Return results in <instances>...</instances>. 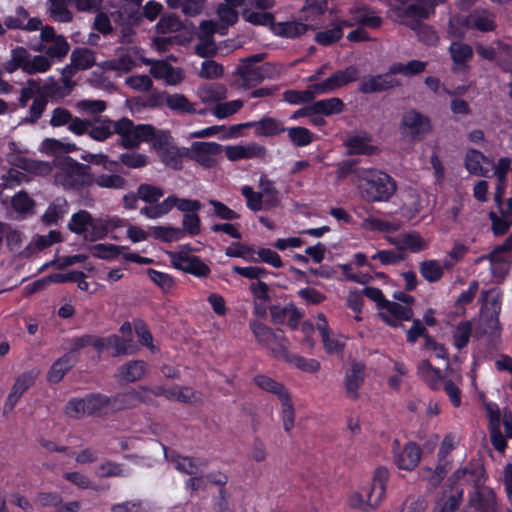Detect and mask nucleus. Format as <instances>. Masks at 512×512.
Here are the masks:
<instances>
[{
  "instance_id": "obj_1",
  "label": "nucleus",
  "mask_w": 512,
  "mask_h": 512,
  "mask_svg": "<svg viewBox=\"0 0 512 512\" xmlns=\"http://www.w3.org/2000/svg\"><path fill=\"white\" fill-rule=\"evenodd\" d=\"M357 185L362 198L368 202L388 201L396 192V182L377 170L357 172Z\"/></svg>"
},
{
  "instance_id": "obj_2",
  "label": "nucleus",
  "mask_w": 512,
  "mask_h": 512,
  "mask_svg": "<svg viewBox=\"0 0 512 512\" xmlns=\"http://www.w3.org/2000/svg\"><path fill=\"white\" fill-rule=\"evenodd\" d=\"M59 169L54 175L57 185L64 189L80 190L94 184L95 176L88 164H82L66 156L56 164Z\"/></svg>"
},
{
  "instance_id": "obj_3",
  "label": "nucleus",
  "mask_w": 512,
  "mask_h": 512,
  "mask_svg": "<svg viewBox=\"0 0 512 512\" xmlns=\"http://www.w3.org/2000/svg\"><path fill=\"white\" fill-rule=\"evenodd\" d=\"M363 294L376 302L379 309L385 310L380 312L378 316L392 327L402 326L403 321H409L413 317V310L411 307L386 300L383 293L378 288L366 287L363 290Z\"/></svg>"
},
{
  "instance_id": "obj_4",
  "label": "nucleus",
  "mask_w": 512,
  "mask_h": 512,
  "mask_svg": "<svg viewBox=\"0 0 512 512\" xmlns=\"http://www.w3.org/2000/svg\"><path fill=\"white\" fill-rule=\"evenodd\" d=\"M388 478L389 472L386 468H377L373 477L367 501H364L363 496L359 492H355L349 497V505L352 508H358L365 512L371 511L378 507L379 503L384 498Z\"/></svg>"
},
{
  "instance_id": "obj_5",
  "label": "nucleus",
  "mask_w": 512,
  "mask_h": 512,
  "mask_svg": "<svg viewBox=\"0 0 512 512\" xmlns=\"http://www.w3.org/2000/svg\"><path fill=\"white\" fill-rule=\"evenodd\" d=\"M115 130L121 136V146L127 149L137 148L142 141L151 142L156 132L152 125H134L132 120L125 117L116 121Z\"/></svg>"
},
{
  "instance_id": "obj_6",
  "label": "nucleus",
  "mask_w": 512,
  "mask_h": 512,
  "mask_svg": "<svg viewBox=\"0 0 512 512\" xmlns=\"http://www.w3.org/2000/svg\"><path fill=\"white\" fill-rule=\"evenodd\" d=\"M111 413L118 411L133 409L139 404H152L153 398L149 396V388L140 386L138 389H129L125 392L116 393L109 397Z\"/></svg>"
},
{
  "instance_id": "obj_7",
  "label": "nucleus",
  "mask_w": 512,
  "mask_h": 512,
  "mask_svg": "<svg viewBox=\"0 0 512 512\" xmlns=\"http://www.w3.org/2000/svg\"><path fill=\"white\" fill-rule=\"evenodd\" d=\"M222 153V146L215 142H193L191 148L184 149L186 158L194 160L204 168L216 166V155Z\"/></svg>"
},
{
  "instance_id": "obj_8",
  "label": "nucleus",
  "mask_w": 512,
  "mask_h": 512,
  "mask_svg": "<svg viewBox=\"0 0 512 512\" xmlns=\"http://www.w3.org/2000/svg\"><path fill=\"white\" fill-rule=\"evenodd\" d=\"M400 129L406 135L411 136L413 139H421L424 135L428 134L431 129L430 119L417 111L416 109H409L404 112Z\"/></svg>"
},
{
  "instance_id": "obj_9",
  "label": "nucleus",
  "mask_w": 512,
  "mask_h": 512,
  "mask_svg": "<svg viewBox=\"0 0 512 512\" xmlns=\"http://www.w3.org/2000/svg\"><path fill=\"white\" fill-rule=\"evenodd\" d=\"M266 56V53H259L240 60L234 74L241 78L243 87L251 88L261 83L260 66H256V63L263 61Z\"/></svg>"
},
{
  "instance_id": "obj_10",
  "label": "nucleus",
  "mask_w": 512,
  "mask_h": 512,
  "mask_svg": "<svg viewBox=\"0 0 512 512\" xmlns=\"http://www.w3.org/2000/svg\"><path fill=\"white\" fill-rule=\"evenodd\" d=\"M400 85L399 79L386 72L384 74L364 76L359 84V91L364 94L380 93L392 90Z\"/></svg>"
},
{
  "instance_id": "obj_11",
  "label": "nucleus",
  "mask_w": 512,
  "mask_h": 512,
  "mask_svg": "<svg viewBox=\"0 0 512 512\" xmlns=\"http://www.w3.org/2000/svg\"><path fill=\"white\" fill-rule=\"evenodd\" d=\"M359 70L356 66L351 65L343 70H338L333 73L330 77L320 83H316L315 90L320 93H327L341 88L351 82L358 79Z\"/></svg>"
},
{
  "instance_id": "obj_12",
  "label": "nucleus",
  "mask_w": 512,
  "mask_h": 512,
  "mask_svg": "<svg viewBox=\"0 0 512 512\" xmlns=\"http://www.w3.org/2000/svg\"><path fill=\"white\" fill-rule=\"evenodd\" d=\"M173 266L185 273H190L198 277H206L210 273V268L197 256H188L183 252H169Z\"/></svg>"
},
{
  "instance_id": "obj_13",
  "label": "nucleus",
  "mask_w": 512,
  "mask_h": 512,
  "mask_svg": "<svg viewBox=\"0 0 512 512\" xmlns=\"http://www.w3.org/2000/svg\"><path fill=\"white\" fill-rule=\"evenodd\" d=\"M251 329L257 342L269 348L271 352L272 348L281 349L282 347H286L285 343L287 342V338L282 330L278 329L277 331H273L270 327L260 322H254L251 325Z\"/></svg>"
},
{
  "instance_id": "obj_14",
  "label": "nucleus",
  "mask_w": 512,
  "mask_h": 512,
  "mask_svg": "<svg viewBox=\"0 0 512 512\" xmlns=\"http://www.w3.org/2000/svg\"><path fill=\"white\" fill-rule=\"evenodd\" d=\"M200 29L199 42L195 45L194 51L202 58L211 59L218 53V46L213 39L215 27L211 21H203L200 24Z\"/></svg>"
},
{
  "instance_id": "obj_15",
  "label": "nucleus",
  "mask_w": 512,
  "mask_h": 512,
  "mask_svg": "<svg viewBox=\"0 0 512 512\" xmlns=\"http://www.w3.org/2000/svg\"><path fill=\"white\" fill-rule=\"evenodd\" d=\"M468 505L479 512H497L496 495L487 486L476 487L469 496Z\"/></svg>"
},
{
  "instance_id": "obj_16",
  "label": "nucleus",
  "mask_w": 512,
  "mask_h": 512,
  "mask_svg": "<svg viewBox=\"0 0 512 512\" xmlns=\"http://www.w3.org/2000/svg\"><path fill=\"white\" fill-rule=\"evenodd\" d=\"M365 365L364 363L352 361L351 368L345 375V389L347 397L352 400L359 398L358 389L364 383Z\"/></svg>"
},
{
  "instance_id": "obj_17",
  "label": "nucleus",
  "mask_w": 512,
  "mask_h": 512,
  "mask_svg": "<svg viewBox=\"0 0 512 512\" xmlns=\"http://www.w3.org/2000/svg\"><path fill=\"white\" fill-rule=\"evenodd\" d=\"M421 449L414 442H408L399 453L395 454V464L399 469L413 470L421 459Z\"/></svg>"
},
{
  "instance_id": "obj_18",
  "label": "nucleus",
  "mask_w": 512,
  "mask_h": 512,
  "mask_svg": "<svg viewBox=\"0 0 512 512\" xmlns=\"http://www.w3.org/2000/svg\"><path fill=\"white\" fill-rule=\"evenodd\" d=\"M272 355L275 358L293 363L298 369L305 372L315 373L320 369V363L317 360L305 359L301 356L290 354L287 347H282L281 349L272 348Z\"/></svg>"
},
{
  "instance_id": "obj_19",
  "label": "nucleus",
  "mask_w": 512,
  "mask_h": 512,
  "mask_svg": "<svg viewBox=\"0 0 512 512\" xmlns=\"http://www.w3.org/2000/svg\"><path fill=\"white\" fill-rule=\"evenodd\" d=\"M225 153L230 161H237L244 158H263L266 155V148L262 145L251 143L246 146H227Z\"/></svg>"
},
{
  "instance_id": "obj_20",
  "label": "nucleus",
  "mask_w": 512,
  "mask_h": 512,
  "mask_svg": "<svg viewBox=\"0 0 512 512\" xmlns=\"http://www.w3.org/2000/svg\"><path fill=\"white\" fill-rule=\"evenodd\" d=\"M244 126L253 128L256 135L263 137H273L286 131L283 123L272 117H264L259 121L247 122Z\"/></svg>"
},
{
  "instance_id": "obj_21",
  "label": "nucleus",
  "mask_w": 512,
  "mask_h": 512,
  "mask_svg": "<svg viewBox=\"0 0 512 512\" xmlns=\"http://www.w3.org/2000/svg\"><path fill=\"white\" fill-rule=\"evenodd\" d=\"M110 400L108 396L100 393H93L85 397L86 415L103 417L111 414Z\"/></svg>"
},
{
  "instance_id": "obj_22",
  "label": "nucleus",
  "mask_w": 512,
  "mask_h": 512,
  "mask_svg": "<svg viewBox=\"0 0 512 512\" xmlns=\"http://www.w3.org/2000/svg\"><path fill=\"white\" fill-rule=\"evenodd\" d=\"M147 371V363L143 360H130L119 367V377L126 383L141 380Z\"/></svg>"
},
{
  "instance_id": "obj_23",
  "label": "nucleus",
  "mask_w": 512,
  "mask_h": 512,
  "mask_svg": "<svg viewBox=\"0 0 512 512\" xmlns=\"http://www.w3.org/2000/svg\"><path fill=\"white\" fill-rule=\"evenodd\" d=\"M150 73L154 78L165 79L167 84L175 85L181 82L182 75L166 61H155L150 68Z\"/></svg>"
},
{
  "instance_id": "obj_24",
  "label": "nucleus",
  "mask_w": 512,
  "mask_h": 512,
  "mask_svg": "<svg viewBox=\"0 0 512 512\" xmlns=\"http://www.w3.org/2000/svg\"><path fill=\"white\" fill-rule=\"evenodd\" d=\"M115 126L116 122L97 117L92 121V127L88 129V135L96 141H105L111 137L113 133H116Z\"/></svg>"
},
{
  "instance_id": "obj_25",
  "label": "nucleus",
  "mask_w": 512,
  "mask_h": 512,
  "mask_svg": "<svg viewBox=\"0 0 512 512\" xmlns=\"http://www.w3.org/2000/svg\"><path fill=\"white\" fill-rule=\"evenodd\" d=\"M469 24L482 32L493 31L495 25V15L485 9H475L468 18Z\"/></svg>"
},
{
  "instance_id": "obj_26",
  "label": "nucleus",
  "mask_w": 512,
  "mask_h": 512,
  "mask_svg": "<svg viewBox=\"0 0 512 512\" xmlns=\"http://www.w3.org/2000/svg\"><path fill=\"white\" fill-rule=\"evenodd\" d=\"M77 359L74 358L70 353L64 354L61 358H59L52 365L51 369L48 372L47 379L49 382L58 383L60 382L67 371H69Z\"/></svg>"
},
{
  "instance_id": "obj_27",
  "label": "nucleus",
  "mask_w": 512,
  "mask_h": 512,
  "mask_svg": "<svg viewBox=\"0 0 512 512\" xmlns=\"http://www.w3.org/2000/svg\"><path fill=\"white\" fill-rule=\"evenodd\" d=\"M168 400H175L189 405L202 404V395L190 387L174 386L169 389Z\"/></svg>"
},
{
  "instance_id": "obj_28",
  "label": "nucleus",
  "mask_w": 512,
  "mask_h": 512,
  "mask_svg": "<svg viewBox=\"0 0 512 512\" xmlns=\"http://www.w3.org/2000/svg\"><path fill=\"white\" fill-rule=\"evenodd\" d=\"M164 452L165 458L175 464L177 470L188 474L194 475L198 472V466L190 457H181L175 451H168L166 446L159 444Z\"/></svg>"
},
{
  "instance_id": "obj_29",
  "label": "nucleus",
  "mask_w": 512,
  "mask_h": 512,
  "mask_svg": "<svg viewBox=\"0 0 512 512\" xmlns=\"http://www.w3.org/2000/svg\"><path fill=\"white\" fill-rule=\"evenodd\" d=\"M511 159L509 157H503L498 160L497 165L495 166V175L498 179V184L496 186V191L494 195V200L497 203L498 207L501 208L502 205V197L505 188L506 182V174L510 170Z\"/></svg>"
},
{
  "instance_id": "obj_30",
  "label": "nucleus",
  "mask_w": 512,
  "mask_h": 512,
  "mask_svg": "<svg viewBox=\"0 0 512 512\" xmlns=\"http://www.w3.org/2000/svg\"><path fill=\"white\" fill-rule=\"evenodd\" d=\"M483 159H485V155L482 152L476 149H469L465 156L467 170L477 176L490 177V170L481 165Z\"/></svg>"
},
{
  "instance_id": "obj_31",
  "label": "nucleus",
  "mask_w": 512,
  "mask_h": 512,
  "mask_svg": "<svg viewBox=\"0 0 512 512\" xmlns=\"http://www.w3.org/2000/svg\"><path fill=\"white\" fill-rule=\"evenodd\" d=\"M396 11L399 17L407 18L406 21L419 22L428 19L433 12L431 7H426L421 4H410L405 7H399Z\"/></svg>"
},
{
  "instance_id": "obj_32",
  "label": "nucleus",
  "mask_w": 512,
  "mask_h": 512,
  "mask_svg": "<svg viewBox=\"0 0 512 512\" xmlns=\"http://www.w3.org/2000/svg\"><path fill=\"white\" fill-rule=\"evenodd\" d=\"M370 137L353 136L345 141V145L349 148L348 154L373 155L378 151L376 146L369 145Z\"/></svg>"
},
{
  "instance_id": "obj_33",
  "label": "nucleus",
  "mask_w": 512,
  "mask_h": 512,
  "mask_svg": "<svg viewBox=\"0 0 512 512\" xmlns=\"http://www.w3.org/2000/svg\"><path fill=\"white\" fill-rule=\"evenodd\" d=\"M309 28L310 25L300 22H282L275 23L273 32L282 37L294 38L304 34ZM311 28L316 29L314 26H311Z\"/></svg>"
},
{
  "instance_id": "obj_34",
  "label": "nucleus",
  "mask_w": 512,
  "mask_h": 512,
  "mask_svg": "<svg viewBox=\"0 0 512 512\" xmlns=\"http://www.w3.org/2000/svg\"><path fill=\"white\" fill-rule=\"evenodd\" d=\"M315 86L316 84H312L304 91L287 90L283 94L284 100L290 104L309 103L314 100L316 94H321L315 90Z\"/></svg>"
},
{
  "instance_id": "obj_35",
  "label": "nucleus",
  "mask_w": 512,
  "mask_h": 512,
  "mask_svg": "<svg viewBox=\"0 0 512 512\" xmlns=\"http://www.w3.org/2000/svg\"><path fill=\"white\" fill-rule=\"evenodd\" d=\"M185 148H178L174 145H171L170 147L164 149V151H161L159 154L161 161L166 165L174 170H181L182 165V158L185 157L184 154Z\"/></svg>"
},
{
  "instance_id": "obj_36",
  "label": "nucleus",
  "mask_w": 512,
  "mask_h": 512,
  "mask_svg": "<svg viewBox=\"0 0 512 512\" xmlns=\"http://www.w3.org/2000/svg\"><path fill=\"white\" fill-rule=\"evenodd\" d=\"M71 62L80 70L91 68L95 64L94 52L88 48H76L71 53Z\"/></svg>"
},
{
  "instance_id": "obj_37",
  "label": "nucleus",
  "mask_w": 512,
  "mask_h": 512,
  "mask_svg": "<svg viewBox=\"0 0 512 512\" xmlns=\"http://www.w3.org/2000/svg\"><path fill=\"white\" fill-rule=\"evenodd\" d=\"M421 208L420 195L414 190L408 191L401 208L402 215L411 220L421 211Z\"/></svg>"
},
{
  "instance_id": "obj_38",
  "label": "nucleus",
  "mask_w": 512,
  "mask_h": 512,
  "mask_svg": "<svg viewBox=\"0 0 512 512\" xmlns=\"http://www.w3.org/2000/svg\"><path fill=\"white\" fill-rule=\"evenodd\" d=\"M402 23L415 31L419 40L422 42L428 45H433L437 42V34L430 26L425 25L419 21H403Z\"/></svg>"
},
{
  "instance_id": "obj_39",
  "label": "nucleus",
  "mask_w": 512,
  "mask_h": 512,
  "mask_svg": "<svg viewBox=\"0 0 512 512\" xmlns=\"http://www.w3.org/2000/svg\"><path fill=\"white\" fill-rule=\"evenodd\" d=\"M254 383L266 392L277 395L280 400L284 394H289L283 384L275 381L266 375H257L254 377Z\"/></svg>"
},
{
  "instance_id": "obj_40",
  "label": "nucleus",
  "mask_w": 512,
  "mask_h": 512,
  "mask_svg": "<svg viewBox=\"0 0 512 512\" xmlns=\"http://www.w3.org/2000/svg\"><path fill=\"white\" fill-rule=\"evenodd\" d=\"M242 16L253 25L270 26L272 31L275 26L274 15L270 12L243 9Z\"/></svg>"
},
{
  "instance_id": "obj_41",
  "label": "nucleus",
  "mask_w": 512,
  "mask_h": 512,
  "mask_svg": "<svg viewBox=\"0 0 512 512\" xmlns=\"http://www.w3.org/2000/svg\"><path fill=\"white\" fill-rule=\"evenodd\" d=\"M419 272L428 282H437L443 276V267L436 260H425L420 263Z\"/></svg>"
},
{
  "instance_id": "obj_42",
  "label": "nucleus",
  "mask_w": 512,
  "mask_h": 512,
  "mask_svg": "<svg viewBox=\"0 0 512 512\" xmlns=\"http://www.w3.org/2000/svg\"><path fill=\"white\" fill-rule=\"evenodd\" d=\"M313 108L315 115H331L341 113L343 111L344 104L339 98H330L314 102Z\"/></svg>"
},
{
  "instance_id": "obj_43",
  "label": "nucleus",
  "mask_w": 512,
  "mask_h": 512,
  "mask_svg": "<svg viewBox=\"0 0 512 512\" xmlns=\"http://www.w3.org/2000/svg\"><path fill=\"white\" fill-rule=\"evenodd\" d=\"M51 45L44 48L41 46L38 50L41 52H45L50 58H58L61 59L65 57L69 50L70 45L67 42L66 38L62 35H59L55 40L50 42Z\"/></svg>"
},
{
  "instance_id": "obj_44",
  "label": "nucleus",
  "mask_w": 512,
  "mask_h": 512,
  "mask_svg": "<svg viewBox=\"0 0 512 512\" xmlns=\"http://www.w3.org/2000/svg\"><path fill=\"white\" fill-rule=\"evenodd\" d=\"M166 105L169 109L180 113H196L194 104L183 94H168Z\"/></svg>"
},
{
  "instance_id": "obj_45",
  "label": "nucleus",
  "mask_w": 512,
  "mask_h": 512,
  "mask_svg": "<svg viewBox=\"0 0 512 512\" xmlns=\"http://www.w3.org/2000/svg\"><path fill=\"white\" fill-rule=\"evenodd\" d=\"M227 89L223 84L214 83L200 90V98L204 103H215L227 97Z\"/></svg>"
},
{
  "instance_id": "obj_46",
  "label": "nucleus",
  "mask_w": 512,
  "mask_h": 512,
  "mask_svg": "<svg viewBox=\"0 0 512 512\" xmlns=\"http://www.w3.org/2000/svg\"><path fill=\"white\" fill-rule=\"evenodd\" d=\"M282 405V421L283 428L286 432H290L295 423V409L290 394H284L280 399Z\"/></svg>"
},
{
  "instance_id": "obj_47",
  "label": "nucleus",
  "mask_w": 512,
  "mask_h": 512,
  "mask_svg": "<svg viewBox=\"0 0 512 512\" xmlns=\"http://www.w3.org/2000/svg\"><path fill=\"white\" fill-rule=\"evenodd\" d=\"M91 221V214L85 210H80L72 216L71 221L68 224V228L76 234L85 235L87 233V227L90 226Z\"/></svg>"
},
{
  "instance_id": "obj_48",
  "label": "nucleus",
  "mask_w": 512,
  "mask_h": 512,
  "mask_svg": "<svg viewBox=\"0 0 512 512\" xmlns=\"http://www.w3.org/2000/svg\"><path fill=\"white\" fill-rule=\"evenodd\" d=\"M183 28L179 17L175 14L164 15L156 25V31L159 34H168L178 32Z\"/></svg>"
},
{
  "instance_id": "obj_49",
  "label": "nucleus",
  "mask_w": 512,
  "mask_h": 512,
  "mask_svg": "<svg viewBox=\"0 0 512 512\" xmlns=\"http://www.w3.org/2000/svg\"><path fill=\"white\" fill-rule=\"evenodd\" d=\"M367 10L368 8L366 6L351 9L350 12L353 15L354 23L370 28H378L382 23V19L378 16L367 15Z\"/></svg>"
},
{
  "instance_id": "obj_50",
  "label": "nucleus",
  "mask_w": 512,
  "mask_h": 512,
  "mask_svg": "<svg viewBox=\"0 0 512 512\" xmlns=\"http://www.w3.org/2000/svg\"><path fill=\"white\" fill-rule=\"evenodd\" d=\"M16 166L27 172L35 174H47L52 170L48 163L32 160L25 157H18Z\"/></svg>"
},
{
  "instance_id": "obj_51",
  "label": "nucleus",
  "mask_w": 512,
  "mask_h": 512,
  "mask_svg": "<svg viewBox=\"0 0 512 512\" xmlns=\"http://www.w3.org/2000/svg\"><path fill=\"white\" fill-rule=\"evenodd\" d=\"M223 73L224 68L220 63L212 59H207L202 62L198 76L202 79L211 80L221 78Z\"/></svg>"
},
{
  "instance_id": "obj_52",
  "label": "nucleus",
  "mask_w": 512,
  "mask_h": 512,
  "mask_svg": "<svg viewBox=\"0 0 512 512\" xmlns=\"http://www.w3.org/2000/svg\"><path fill=\"white\" fill-rule=\"evenodd\" d=\"M290 141L298 147L307 146L313 141V134L304 127H292L286 129Z\"/></svg>"
},
{
  "instance_id": "obj_53",
  "label": "nucleus",
  "mask_w": 512,
  "mask_h": 512,
  "mask_svg": "<svg viewBox=\"0 0 512 512\" xmlns=\"http://www.w3.org/2000/svg\"><path fill=\"white\" fill-rule=\"evenodd\" d=\"M169 203V210L176 207L178 210L187 213H193L201 208V203L198 200L178 198L175 195L167 197Z\"/></svg>"
},
{
  "instance_id": "obj_54",
  "label": "nucleus",
  "mask_w": 512,
  "mask_h": 512,
  "mask_svg": "<svg viewBox=\"0 0 512 512\" xmlns=\"http://www.w3.org/2000/svg\"><path fill=\"white\" fill-rule=\"evenodd\" d=\"M137 195L143 201L149 204H155L158 203L159 199L164 195V191L162 188L151 184H141L137 189Z\"/></svg>"
},
{
  "instance_id": "obj_55",
  "label": "nucleus",
  "mask_w": 512,
  "mask_h": 512,
  "mask_svg": "<svg viewBox=\"0 0 512 512\" xmlns=\"http://www.w3.org/2000/svg\"><path fill=\"white\" fill-rule=\"evenodd\" d=\"M243 196L247 200V206L253 211L267 209L262 192H255L250 186H244L241 189Z\"/></svg>"
},
{
  "instance_id": "obj_56",
  "label": "nucleus",
  "mask_w": 512,
  "mask_h": 512,
  "mask_svg": "<svg viewBox=\"0 0 512 512\" xmlns=\"http://www.w3.org/2000/svg\"><path fill=\"white\" fill-rule=\"evenodd\" d=\"M151 233L155 239H159L164 242L179 240L183 237V230L175 227H152Z\"/></svg>"
},
{
  "instance_id": "obj_57",
  "label": "nucleus",
  "mask_w": 512,
  "mask_h": 512,
  "mask_svg": "<svg viewBox=\"0 0 512 512\" xmlns=\"http://www.w3.org/2000/svg\"><path fill=\"white\" fill-rule=\"evenodd\" d=\"M109 221L103 219H94L90 223L91 230L84 235V239L87 241H96L104 238L108 234Z\"/></svg>"
},
{
  "instance_id": "obj_58",
  "label": "nucleus",
  "mask_w": 512,
  "mask_h": 512,
  "mask_svg": "<svg viewBox=\"0 0 512 512\" xmlns=\"http://www.w3.org/2000/svg\"><path fill=\"white\" fill-rule=\"evenodd\" d=\"M472 325L469 321L460 322L453 331V338L455 346L458 349L464 348L471 336Z\"/></svg>"
},
{
  "instance_id": "obj_59",
  "label": "nucleus",
  "mask_w": 512,
  "mask_h": 512,
  "mask_svg": "<svg viewBox=\"0 0 512 512\" xmlns=\"http://www.w3.org/2000/svg\"><path fill=\"white\" fill-rule=\"evenodd\" d=\"M94 183L101 188L123 189L126 185V180L118 174H101L95 178Z\"/></svg>"
},
{
  "instance_id": "obj_60",
  "label": "nucleus",
  "mask_w": 512,
  "mask_h": 512,
  "mask_svg": "<svg viewBox=\"0 0 512 512\" xmlns=\"http://www.w3.org/2000/svg\"><path fill=\"white\" fill-rule=\"evenodd\" d=\"M401 248L418 252L426 247V242L417 232L406 233L401 236Z\"/></svg>"
},
{
  "instance_id": "obj_61",
  "label": "nucleus",
  "mask_w": 512,
  "mask_h": 512,
  "mask_svg": "<svg viewBox=\"0 0 512 512\" xmlns=\"http://www.w3.org/2000/svg\"><path fill=\"white\" fill-rule=\"evenodd\" d=\"M51 16L60 22H70L73 19V14L67 9L64 0H49Z\"/></svg>"
},
{
  "instance_id": "obj_62",
  "label": "nucleus",
  "mask_w": 512,
  "mask_h": 512,
  "mask_svg": "<svg viewBox=\"0 0 512 512\" xmlns=\"http://www.w3.org/2000/svg\"><path fill=\"white\" fill-rule=\"evenodd\" d=\"M133 66L132 57L129 54H122L116 59L105 61L102 67L108 70L129 72Z\"/></svg>"
},
{
  "instance_id": "obj_63",
  "label": "nucleus",
  "mask_w": 512,
  "mask_h": 512,
  "mask_svg": "<svg viewBox=\"0 0 512 512\" xmlns=\"http://www.w3.org/2000/svg\"><path fill=\"white\" fill-rule=\"evenodd\" d=\"M13 208L20 213H30L33 211L35 201L29 197L25 191H20L12 198Z\"/></svg>"
},
{
  "instance_id": "obj_64",
  "label": "nucleus",
  "mask_w": 512,
  "mask_h": 512,
  "mask_svg": "<svg viewBox=\"0 0 512 512\" xmlns=\"http://www.w3.org/2000/svg\"><path fill=\"white\" fill-rule=\"evenodd\" d=\"M452 60L461 64L469 60L473 55V50L468 44L454 42L450 46Z\"/></svg>"
}]
</instances>
